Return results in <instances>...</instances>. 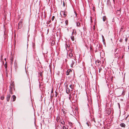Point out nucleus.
<instances>
[{
    "mask_svg": "<svg viewBox=\"0 0 129 129\" xmlns=\"http://www.w3.org/2000/svg\"><path fill=\"white\" fill-rule=\"evenodd\" d=\"M76 30L75 29L73 30V31L72 33V35L71 37V39L72 40V41H74V36H76Z\"/></svg>",
    "mask_w": 129,
    "mask_h": 129,
    "instance_id": "f257e3e1",
    "label": "nucleus"
},
{
    "mask_svg": "<svg viewBox=\"0 0 129 129\" xmlns=\"http://www.w3.org/2000/svg\"><path fill=\"white\" fill-rule=\"evenodd\" d=\"M23 19H21L19 22L18 25V27L19 29L21 28L23 26Z\"/></svg>",
    "mask_w": 129,
    "mask_h": 129,
    "instance_id": "f03ea898",
    "label": "nucleus"
},
{
    "mask_svg": "<svg viewBox=\"0 0 129 129\" xmlns=\"http://www.w3.org/2000/svg\"><path fill=\"white\" fill-rule=\"evenodd\" d=\"M72 70L70 69L68 70L67 72V75H71L72 74Z\"/></svg>",
    "mask_w": 129,
    "mask_h": 129,
    "instance_id": "7ed1b4c3",
    "label": "nucleus"
},
{
    "mask_svg": "<svg viewBox=\"0 0 129 129\" xmlns=\"http://www.w3.org/2000/svg\"><path fill=\"white\" fill-rule=\"evenodd\" d=\"M69 56L70 57H72L73 56V52L72 51V50H70L69 51Z\"/></svg>",
    "mask_w": 129,
    "mask_h": 129,
    "instance_id": "20e7f679",
    "label": "nucleus"
},
{
    "mask_svg": "<svg viewBox=\"0 0 129 129\" xmlns=\"http://www.w3.org/2000/svg\"><path fill=\"white\" fill-rule=\"evenodd\" d=\"M11 97V95L10 94H8L7 97V100L8 102L10 100Z\"/></svg>",
    "mask_w": 129,
    "mask_h": 129,
    "instance_id": "39448f33",
    "label": "nucleus"
},
{
    "mask_svg": "<svg viewBox=\"0 0 129 129\" xmlns=\"http://www.w3.org/2000/svg\"><path fill=\"white\" fill-rule=\"evenodd\" d=\"M101 63V61L99 60H97L96 61V63L98 65H100Z\"/></svg>",
    "mask_w": 129,
    "mask_h": 129,
    "instance_id": "423d86ee",
    "label": "nucleus"
},
{
    "mask_svg": "<svg viewBox=\"0 0 129 129\" xmlns=\"http://www.w3.org/2000/svg\"><path fill=\"white\" fill-rule=\"evenodd\" d=\"M12 98L13 101H14L16 100V97L15 95H13L12 97Z\"/></svg>",
    "mask_w": 129,
    "mask_h": 129,
    "instance_id": "0eeeda50",
    "label": "nucleus"
},
{
    "mask_svg": "<svg viewBox=\"0 0 129 129\" xmlns=\"http://www.w3.org/2000/svg\"><path fill=\"white\" fill-rule=\"evenodd\" d=\"M120 125L121 127H125V124L123 123H121L120 124Z\"/></svg>",
    "mask_w": 129,
    "mask_h": 129,
    "instance_id": "6e6552de",
    "label": "nucleus"
},
{
    "mask_svg": "<svg viewBox=\"0 0 129 129\" xmlns=\"http://www.w3.org/2000/svg\"><path fill=\"white\" fill-rule=\"evenodd\" d=\"M111 112V110L110 109H109L107 111V113L108 114H109Z\"/></svg>",
    "mask_w": 129,
    "mask_h": 129,
    "instance_id": "1a4fd4ad",
    "label": "nucleus"
},
{
    "mask_svg": "<svg viewBox=\"0 0 129 129\" xmlns=\"http://www.w3.org/2000/svg\"><path fill=\"white\" fill-rule=\"evenodd\" d=\"M14 66L15 69L17 68V62H15L14 63Z\"/></svg>",
    "mask_w": 129,
    "mask_h": 129,
    "instance_id": "9d476101",
    "label": "nucleus"
},
{
    "mask_svg": "<svg viewBox=\"0 0 129 129\" xmlns=\"http://www.w3.org/2000/svg\"><path fill=\"white\" fill-rule=\"evenodd\" d=\"M66 93L67 94H69L70 92V89L67 88L66 89Z\"/></svg>",
    "mask_w": 129,
    "mask_h": 129,
    "instance_id": "9b49d317",
    "label": "nucleus"
},
{
    "mask_svg": "<svg viewBox=\"0 0 129 129\" xmlns=\"http://www.w3.org/2000/svg\"><path fill=\"white\" fill-rule=\"evenodd\" d=\"M77 24V26L80 27L81 26L80 25V23L79 22H76Z\"/></svg>",
    "mask_w": 129,
    "mask_h": 129,
    "instance_id": "f8f14e48",
    "label": "nucleus"
},
{
    "mask_svg": "<svg viewBox=\"0 0 129 129\" xmlns=\"http://www.w3.org/2000/svg\"><path fill=\"white\" fill-rule=\"evenodd\" d=\"M43 72H40L39 73V75L40 76H41L42 78L43 77V76H42V73Z\"/></svg>",
    "mask_w": 129,
    "mask_h": 129,
    "instance_id": "ddd939ff",
    "label": "nucleus"
},
{
    "mask_svg": "<svg viewBox=\"0 0 129 129\" xmlns=\"http://www.w3.org/2000/svg\"><path fill=\"white\" fill-rule=\"evenodd\" d=\"M106 16H103V21H105V20H106Z\"/></svg>",
    "mask_w": 129,
    "mask_h": 129,
    "instance_id": "4468645a",
    "label": "nucleus"
},
{
    "mask_svg": "<svg viewBox=\"0 0 129 129\" xmlns=\"http://www.w3.org/2000/svg\"><path fill=\"white\" fill-rule=\"evenodd\" d=\"M4 67L7 70V63H6L4 65Z\"/></svg>",
    "mask_w": 129,
    "mask_h": 129,
    "instance_id": "2eb2a0df",
    "label": "nucleus"
},
{
    "mask_svg": "<svg viewBox=\"0 0 129 129\" xmlns=\"http://www.w3.org/2000/svg\"><path fill=\"white\" fill-rule=\"evenodd\" d=\"M74 61L73 62V61H72V64H71V67H73V64H74Z\"/></svg>",
    "mask_w": 129,
    "mask_h": 129,
    "instance_id": "dca6fc26",
    "label": "nucleus"
},
{
    "mask_svg": "<svg viewBox=\"0 0 129 129\" xmlns=\"http://www.w3.org/2000/svg\"><path fill=\"white\" fill-rule=\"evenodd\" d=\"M1 99L2 100H4V96L3 95H2V96H1Z\"/></svg>",
    "mask_w": 129,
    "mask_h": 129,
    "instance_id": "f3484780",
    "label": "nucleus"
},
{
    "mask_svg": "<svg viewBox=\"0 0 129 129\" xmlns=\"http://www.w3.org/2000/svg\"><path fill=\"white\" fill-rule=\"evenodd\" d=\"M70 47V45H67V44H66V48L68 47Z\"/></svg>",
    "mask_w": 129,
    "mask_h": 129,
    "instance_id": "a211bd4d",
    "label": "nucleus"
},
{
    "mask_svg": "<svg viewBox=\"0 0 129 129\" xmlns=\"http://www.w3.org/2000/svg\"><path fill=\"white\" fill-rule=\"evenodd\" d=\"M65 22L66 24L68 25V20H66Z\"/></svg>",
    "mask_w": 129,
    "mask_h": 129,
    "instance_id": "6ab92c4d",
    "label": "nucleus"
},
{
    "mask_svg": "<svg viewBox=\"0 0 129 129\" xmlns=\"http://www.w3.org/2000/svg\"><path fill=\"white\" fill-rule=\"evenodd\" d=\"M71 94H70L69 95V98L70 100H71Z\"/></svg>",
    "mask_w": 129,
    "mask_h": 129,
    "instance_id": "aec40b11",
    "label": "nucleus"
},
{
    "mask_svg": "<svg viewBox=\"0 0 129 129\" xmlns=\"http://www.w3.org/2000/svg\"><path fill=\"white\" fill-rule=\"evenodd\" d=\"M55 18V17L54 16H53L51 18L52 20V21H53L54 20V19Z\"/></svg>",
    "mask_w": 129,
    "mask_h": 129,
    "instance_id": "412c9836",
    "label": "nucleus"
},
{
    "mask_svg": "<svg viewBox=\"0 0 129 129\" xmlns=\"http://www.w3.org/2000/svg\"><path fill=\"white\" fill-rule=\"evenodd\" d=\"M63 13V14L64 15V17H66V14L64 12H62Z\"/></svg>",
    "mask_w": 129,
    "mask_h": 129,
    "instance_id": "4be33fe9",
    "label": "nucleus"
},
{
    "mask_svg": "<svg viewBox=\"0 0 129 129\" xmlns=\"http://www.w3.org/2000/svg\"><path fill=\"white\" fill-rule=\"evenodd\" d=\"M61 123L63 125H64L65 124V122H64V121H62L61 122Z\"/></svg>",
    "mask_w": 129,
    "mask_h": 129,
    "instance_id": "5701e85b",
    "label": "nucleus"
},
{
    "mask_svg": "<svg viewBox=\"0 0 129 129\" xmlns=\"http://www.w3.org/2000/svg\"><path fill=\"white\" fill-rule=\"evenodd\" d=\"M102 70V68H99V73H100L101 71Z\"/></svg>",
    "mask_w": 129,
    "mask_h": 129,
    "instance_id": "b1692460",
    "label": "nucleus"
},
{
    "mask_svg": "<svg viewBox=\"0 0 129 129\" xmlns=\"http://www.w3.org/2000/svg\"><path fill=\"white\" fill-rule=\"evenodd\" d=\"M11 63H12L13 61V58H11Z\"/></svg>",
    "mask_w": 129,
    "mask_h": 129,
    "instance_id": "393cba45",
    "label": "nucleus"
},
{
    "mask_svg": "<svg viewBox=\"0 0 129 129\" xmlns=\"http://www.w3.org/2000/svg\"><path fill=\"white\" fill-rule=\"evenodd\" d=\"M70 87L71 88V89H72H72L73 88V87H72V85H70Z\"/></svg>",
    "mask_w": 129,
    "mask_h": 129,
    "instance_id": "a878e982",
    "label": "nucleus"
},
{
    "mask_svg": "<svg viewBox=\"0 0 129 129\" xmlns=\"http://www.w3.org/2000/svg\"><path fill=\"white\" fill-rule=\"evenodd\" d=\"M63 129H66V127L65 126H63Z\"/></svg>",
    "mask_w": 129,
    "mask_h": 129,
    "instance_id": "bb28decb",
    "label": "nucleus"
},
{
    "mask_svg": "<svg viewBox=\"0 0 129 129\" xmlns=\"http://www.w3.org/2000/svg\"><path fill=\"white\" fill-rule=\"evenodd\" d=\"M51 21V20L49 21L48 22V24Z\"/></svg>",
    "mask_w": 129,
    "mask_h": 129,
    "instance_id": "cd10ccee",
    "label": "nucleus"
},
{
    "mask_svg": "<svg viewBox=\"0 0 129 129\" xmlns=\"http://www.w3.org/2000/svg\"><path fill=\"white\" fill-rule=\"evenodd\" d=\"M127 40V38H126L125 39V41L126 42Z\"/></svg>",
    "mask_w": 129,
    "mask_h": 129,
    "instance_id": "c85d7f7f",
    "label": "nucleus"
},
{
    "mask_svg": "<svg viewBox=\"0 0 129 129\" xmlns=\"http://www.w3.org/2000/svg\"><path fill=\"white\" fill-rule=\"evenodd\" d=\"M63 5L64 6L65 5H64V2H63Z\"/></svg>",
    "mask_w": 129,
    "mask_h": 129,
    "instance_id": "c756f323",
    "label": "nucleus"
},
{
    "mask_svg": "<svg viewBox=\"0 0 129 129\" xmlns=\"http://www.w3.org/2000/svg\"><path fill=\"white\" fill-rule=\"evenodd\" d=\"M75 13L76 14V16H77V14H76V12H75Z\"/></svg>",
    "mask_w": 129,
    "mask_h": 129,
    "instance_id": "7c9ffc66",
    "label": "nucleus"
},
{
    "mask_svg": "<svg viewBox=\"0 0 129 129\" xmlns=\"http://www.w3.org/2000/svg\"><path fill=\"white\" fill-rule=\"evenodd\" d=\"M11 94H12V92H11Z\"/></svg>",
    "mask_w": 129,
    "mask_h": 129,
    "instance_id": "2f4dec72",
    "label": "nucleus"
},
{
    "mask_svg": "<svg viewBox=\"0 0 129 129\" xmlns=\"http://www.w3.org/2000/svg\"><path fill=\"white\" fill-rule=\"evenodd\" d=\"M2 57H3V56H2V55H1V57H2Z\"/></svg>",
    "mask_w": 129,
    "mask_h": 129,
    "instance_id": "473e14b6",
    "label": "nucleus"
},
{
    "mask_svg": "<svg viewBox=\"0 0 129 129\" xmlns=\"http://www.w3.org/2000/svg\"><path fill=\"white\" fill-rule=\"evenodd\" d=\"M5 60H6V58H5Z\"/></svg>",
    "mask_w": 129,
    "mask_h": 129,
    "instance_id": "72a5a7b5",
    "label": "nucleus"
},
{
    "mask_svg": "<svg viewBox=\"0 0 129 129\" xmlns=\"http://www.w3.org/2000/svg\"><path fill=\"white\" fill-rule=\"evenodd\" d=\"M118 11H120V10H118Z\"/></svg>",
    "mask_w": 129,
    "mask_h": 129,
    "instance_id": "f704fd0d",
    "label": "nucleus"
},
{
    "mask_svg": "<svg viewBox=\"0 0 129 129\" xmlns=\"http://www.w3.org/2000/svg\"><path fill=\"white\" fill-rule=\"evenodd\" d=\"M114 0H113V1H114Z\"/></svg>",
    "mask_w": 129,
    "mask_h": 129,
    "instance_id": "c9c22d12",
    "label": "nucleus"
},
{
    "mask_svg": "<svg viewBox=\"0 0 129 129\" xmlns=\"http://www.w3.org/2000/svg\"><path fill=\"white\" fill-rule=\"evenodd\" d=\"M121 29H122V28H121Z\"/></svg>",
    "mask_w": 129,
    "mask_h": 129,
    "instance_id": "e433bc0d",
    "label": "nucleus"
},
{
    "mask_svg": "<svg viewBox=\"0 0 129 129\" xmlns=\"http://www.w3.org/2000/svg\"><path fill=\"white\" fill-rule=\"evenodd\" d=\"M128 49H129V48H128Z\"/></svg>",
    "mask_w": 129,
    "mask_h": 129,
    "instance_id": "4c0bfd02",
    "label": "nucleus"
}]
</instances>
